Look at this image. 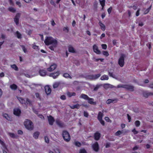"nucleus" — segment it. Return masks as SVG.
Returning <instances> with one entry per match:
<instances>
[{"label": "nucleus", "mask_w": 153, "mask_h": 153, "mask_svg": "<svg viewBox=\"0 0 153 153\" xmlns=\"http://www.w3.org/2000/svg\"><path fill=\"white\" fill-rule=\"evenodd\" d=\"M44 42L46 45H51L54 47H56L57 44V40L51 37H46Z\"/></svg>", "instance_id": "f257e3e1"}, {"label": "nucleus", "mask_w": 153, "mask_h": 153, "mask_svg": "<svg viewBox=\"0 0 153 153\" xmlns=\"http://www.w3.org/2000/svg\"><path fill=\"white\" fill-rule=\"evenodd\" d=\"M80 97L84 100H88V102L90 104L93 105L96 104V102L93 101L94 99L90 98L86 94H82L81 95Z\"/></svg>", "instance_id": "f03ea898"}, {"label": "nucleus", "mask_w": 153, "mask_h": 153, "mask_svg": "<svg viewBox=\"0 0 153 153\" xmlns=\"http://www.w3.org/2000/svg\"><path fill=\"white\" fill-rule=\"evenodd\" d=\"M25 128L27 129L30 130H32L33 129V126L31 121L26 119L24 123Z\"/></svg>", "instance_id": "7ed1b4c3"}, {"label": "nucleus", "mask_w": 153, "mask_h": 153, "mask_svg": "<svg viewBox=\"0 0 153 153\" xmlns=\"http://www.w3.org/2000/svg\"><path fill=\"white\" fill-rule=\"evenodd\" d=\"M126 57V55L125 54L122 53L118 59V64L120 67H123L125 64L124 60Z\"/></svg>", "instance_id": "20e7f679"}, {"label": "nucleus", "mask_w": 153, "mask_h": 153, "mask_svg": "<svg viewBox=\"0 0 153 153\" xmlns=\"http://www.w3.org/2000/svg\"><path fill=\"white\" fill-rule=\"evenodd\" d=\"M62 135L65 141L69 142L71 139V137L69 133L66 131L64 130L62 131Z\"/></svg>", "instance_id": "39448f33"}, {"label": "nucleus", "mask_w": 153, "mask_h": 153, "mask_svg": "<svg viewBox=\"0 0 153 153\" xmlns=\"http://www.w3.org/2000/svg\"><path fill=\"white\" fill-rule=\"evenodd\" d=\"M13 113L15 115L19 117L21 113V110L18 108H14L13 109Z\"/></svg>", "instance_id": "423d86ee"}, {"label": "nucleus", "mask_w": 153, "mask_h": 153, "mask_svg": "<svg viewBox=\"0 0 153 153\" xmlns=\"http://www.w3.org/2000/svg\"><path fill=\"white\" fill-rule=\"evenodd\" d=\"M21 14L18 13L16 14L14 18V20L16 25H17L19 23V19L20 17Z\"/></svg>", "instance_id": "0eeeda50"}, {"label": "nucleus", "mask_w": 153, "mask_h": 153, "mask_svg": "<svg viewBox=\"0 0 153 153\" xmlns=\"http://www.w3.org/2000/svg\"><path fill=\"white\" fill-rule=\"evenodd\" d=\"M59 74V71H57L50 74L49 76L50 77H52L54 79H55L58 77Z\"/></svg>", "instance_id": "6e6552de"}, {"label": "nucleus", "mask_w": 153, "mask_h": 153, "mask_svg": "<svg viewBox=\"0 0 153 153\" xmlns=\"http://www.w3.org/2000/svg\"><path fill=\"white\" fill-rule=\"evenodd\" d=\"M93 149L95 152H98L99 150V146L98 143L97 142H95L92 145Z\"/></svg>", "instance_id": "1a4fd4ad"}, {"label": "nucleus", "mask_w": 153, "mask_h": 153, "mask_svg": "<svg viewBox=\"0 0 153 153\" xmlns=\"http://www.w3.org/2000/svg\"><path fill=\"white\" fill-rule=\"evenodd\" d=\"M57 65L55 64H53L48 68H47L48 71L51 72L54 70L57 67Z\"/></svg>", "instance_id": "9d476101"}, {"label": "nucleus", "mask_w": 153, "mask_h": 153, "mask_svg": "<svg viewBox=\"0 0 153 153\" xmlns=\"http://www.w3.org/2000/svg\"><path fill=\"white\" fill-rule=\"evenodd\" d=\"M124 86V88L127 90L131 91H134V87L132 85L126 84Z\"/></svg>", "instance_id": "9b49d317"}, {"label": "nucleus", "mask_w": 153, "mask_h": 153, "mask_svg": "<svg viewBox=\"0 0 153 153\" xmlns=\"http://www.w3.org/2000/svg\"><path fill=\"white\" fill-rule=\"evenodd\" d=\"M101 137L100 134L98 132H96L94 134V138L95 140L97 141L99 140Z\"/></svg>", "instance_id": "f8f14e48"}, {"label": "nucleus", "mask_w": 153, "mask_h": 153, "mask_svg": "<svg viewBox=\"0 0 153 153\" xmlns=\"http://www.w3.org/2000/svg\"><path fill=\"white\" fill-rule=\"evenodd\" d=\"M39 73L41 76H45L47 74V71L45 69H40Z\"/></svg>", "instance_id": "ddd939ff"}, {"label": "nucleus", "mask_w": 153, "mask_h": 153, "mask_svg": "<svg viewBox=\"0 0 153 153\" xmlns=\"http://www.w3.org/2000/svg\"><path fill=\"white\" fill-rule=\"evenodd\" d=\"M48 120L49 124L50 125H53V123L55 121V120L53 117L51 116L50 115L48 117Z\"/></svg>", "instance_id": "4468645a"}, {"label": "nucleus", "mask_w": 153, "mask_h": 153, "mask_svg": "<svg viewBox=\"0 0 153 153\" xmlns=\"http://www.w3.org/2000/svg\"><path fill=\"white\" fill-rule=\"evenodd\" d=\"M45 92L47 95L50 94L51 93V90L49 86L46 85L45 87Z\"/></svg>", "instance_id": "2eb2a0df"}, {"label": "nucleus", "mask_w": 153, "mask_h": 153, "mask_svg": "<svg viewBox=\"0 0 153 153\" xmlns=\"http://www.w3.org/2000/svg\"><path fill=\"white\" fill-rule=\"evenodd\" d=\"M143 96L145 98H147L150 96H153V92L145 91L143 94Z\"/></svg>", "instance_id": "dca6fc26"}, {"label": "nucleus", "mask_w": 153, "mask_h": 153, "mask_svg": "<svg viewBox=\"0 0 153 153\" xmlns=\"http://www.w3.org/2000/svg\"><path fill=\"white\" fill-rule=\"evenodd\" d=\"M118 100V99L117 98H115L114 99L112 100L111 99H108L106 101V103L108 104H110L111 103H115L117 102Z\"/></svg>", "instance_id": "f3484780"}, {"label": "nucleus", "mask_w": 153, "mask_h": 153, "mask_svg": "<svg viewBox=\"0 0 153 153\" xmlns=\"http://www.w3.org/2000/svg\"><path fill=\"white\" fill-rule=\"evenodd\" d=\"M56 123L60 128H63L64 126V123L59 120H56Z\"/></svg>", "instance_id": "a211bd4d"}, {"label": "nucleus", "mask_w": 153, "mask_h": 153, "mask_svg": "<svg viewBox=\"0 0 153 153\" xmlns=\"http://www.w3.org/2000/svg\"><path fill=\"white\" fill-rule=\"evenodd\" d=\"M18 99L19 101L22 104H25L26 101L22 97H18Z\"/></svg>", "instance_id": "6ab92c4d"}, {"label": "nucleus", "mask_w": 153, "mask_h": 153, "mask_svg": "<svg viewBox=\"0 0 153 153\" xmlns=\"http://www.w3.org/2000/svg\"><path fill=\"white\" fill-rule=\"evenodd\" d=\"M102 112H103V111H102ZM103 112L102 113L100 111L99 112L97 116V119L98 120L102 119V118L103 116Z\"/></svg>", "instance_id": "aec40b11"}, {"label": "nucleus", "mask_w": 153, "mask_h": 153, "mask_svg": "<svg viewBox=\"0 0 153 153\" xmlns=\"http://www.w3.org/2000/svg\"><path fill=\"white\" fill-rule=\"evenodd\" d=\"M40 133L38 131L35 132L33 135V137L35 139H37Z\"/></svg>", "instance_id": "412c9836"}, {"label": "nucleus", "mask_w": 153, "mask_h": 153, "mask_svg": "<svg viewBox=\"0 0 153 153\" xmlns=\"http://www.w3.org/2000/svg\"><path fill=\"white\" fill-rule=\"evenodd\" d=\"M99 25L100 26L102 30L103 31H104L105 29V26L102 23L100 22H99Z\"/></svg>", "instance_id": "4be33fe9"}, {"label": "nucleus", "mask_w": 153, "mask_h": 153, "mask_svg": "<svg viewBox=\"0 0 153 153\" xmlns=\"http://www.w3.org/2000/svg\"><path fill=\"white\" fill-rule=\"evenodd\" d=\"M68 96L69 97H71L72 96H75L76 95V93L75 92H68L67 93Z\"/></svg>", "instance_id": "5701e85b"}, {"label": "nucleus", "mask_w": 153, "mask_h": 153, "mask_svg": "<svg viewBox=\"0 0 153 153\" xmlns=\"http://www.w3.org/2000/svg\"><path fill=\"white\" fill-rule=\"evenodd\" d=\"M100 79H101L102 80H107L109 78L108 76L104 75L101 77Z\"/></svg>", "instance_id": "b1692460"}, {"label": "nucleus", "mask_w": 153, "mask_h": 153, "mask_svg": "<svg viewBox=\"0 0 153 153\" xmlns=\"http://www.w3.org/2000/svg\"><path fill=\"white\" fill-rule=\"evenodd\" d=\"M8 10L13 13H14L16 12V10L15 9L12 7H10L8 8Z\"/></svg>", "instance_id": "393cba45"}, {"label": "nucleus", "mask_w": 153, "mask_h": 153, "mask_svg": "<svg viewBox=\"0 0 153 153\" xmlns=\"http://www.w3.org/2000/svg\"><path fill=\"white\" fill-rule=\"evenodd\" d=\"M80 107V105L79 104H77L73 105L71 107V108L72 109L74 108L79 109Z\"/></svg>", "instance_id": "a878e982"}, {"label": "nucleus", "mask_w": 153, "mask_h": 153, "mask_svg": "<svg viewBox=\"0 0 153 153\" xmlns=\"http://www.w3.org/2000/svg\"><path fill=\"white\" fill-rule=\"evenodd\" d=\"M9 134L11 137L13 138H17L18 137L17 135H15L14 133H9Z\"/></svg>", "instance_id": "bb28decb"}, {"label": "nucleus", "mask_w": 153, "mask_h": 153, "mask_svg": "<svg viewBox=\"0 0 153 153\" xmlns=\"http://www.w3.org/2000/svg\"><path fill=\"white\" fill-rule=\"evenodd\" d=\"M10 87L12 90H16L17 88V86L15 84H13L11 85Z\"/></svg>", "instance_id": "cd10ccee"}, {"label": "nucleus", "mask_w": 153, "mask_h": 153, "mask_svg": "<svg viewBox=\"0 0 153 153\" xmlns=\"http://www.w3.org/2000/svg\"><path fill=\"white\" fill-rule=\"evenodd\" d=\"M63 76L64 77L66 78H69L70 79H71L72 77L70 75L67 73H65L63 74Z\"/></svg>", "instance_id": "c85d7f7f"}, {"label": "nucleus", "mask_w": 153, "mask_h": 153, "mask_svg": "<svg viewBox=\"0 0 153 153\" xmlns=\"http://www.w3.org/2000/svg\"><path fill=\"white\" fill-rule=\"evenodd\" d=\"M99 1L100 2V3L101 6H102V9H103V8L104 7V6H105V0H99Z\"/></svg>", "instance_id": "c756f323"}, {"label": "nucleus", "mask_w": 153, "mask_h": 153, "mask_svg": "<svg viewBox=\"0 0 153 153\" xmlns=\"http://www.w3.org/2000/svg\"><path fill=\"white\" fill-rule=\"evenodd\" d=\"M11 66L13 69H14L16 71H18L19 68L15 64L11 65Z\"/></svg>", "instance_id": "7c9ffc66"}, {"label": "nucleus", "mask_w": 153, "mask_h": 153, "mask_svg": "<svg viewBox=\"0 0 153 153\" xmlns=\"http://www.w3.org/2000/svg\"><path fill=\"white\" fill-rule=\"evenodd\" d=\"M16 35L18 39H21L22 38L21 34L18 31L16 32Z\"/></svg>", "instance_id": "2f4dec72"}, {"label": "nucleus", "mask_w": 153, "mask_h": 153, "mask_svg": "<svg viewBox=\"0 0 153 153\" xmlns=\"http://www.w3.org/2000/svg\"><path fill=\"white\" fill-rule=\"evenodd\" d=\"M123 130H122V131H121L120 130H118L115 133V135L117 136H118L123 133Z\"/></svg>", "instance_id": "473e14b6"}, {"label": "nucleus", "mask_w": 153, "mask_h": 153, "mask_svg": "<svg viewBox=\"0 0 153 153\" xmlns=\"http://www.w3.org/2000/svg\"><path fill=\"white\" fill-rule=\"evenodd\" d=\"M94 51L97 54L100 53V51L98 49L99 48H93Z\"/></svg>", "instance_id": "72a5a7b5"}, {"label": "nucleus", "mask_w": 153, "mask_h": 153, "mask_svg": "<svg viewBox=\"0 0 153 153\" xmlns=\"http://www.w3.org/2000/svg\"><path fill=\"white\" fill-rule=\"evenodd\" d=\"M75 145L76 146L79 147H80L82 145L81 143L78 141H76L75 142Z\"/></svg>", "instance_id": "f704fd0d"}, {"label": "nucleus", "mask_w": 153, "mask_h": 153, "mask_svg": "<svg viewBox=\"0 0 153 153\" xmlns=\"http://www.w3.org/2000/svg\"><path fill=\"white\" fill-rule=\"evenodd\" d=\"M0 143L2 145V146H3L4 147L5 149L6 150H7V148L5 145L4 143V142L3 141H2L0 139Z\"/></svg>", "instance_id": "c9c22d12"}, {"label": "nucleus", "mask_w": 153, "mask_h": 153, "mask_svg": "<svg viewBox=\"0 0 153 153\" xmlns=\"http://www.w3.org/2000/svg\"><path fill=\"white\" fill-rule=\"evenodd\" d=\"M3 117H4L5 118H6L7 120H9V119L10 118L9 117L8 115L6 113L3 114Z\"/></svg>", "instance_id": "e433bc0d"}, {"label": "nucleus", "mask_w": 153, "mask_h": 153, "mask_svg": "<svg viewBox=\"0 0 153 153\" xmlns=\"http://www.w3.org/2000/svg\"><path fill=\"white\" fill-rule=\"evenodd\" d=\"M101 76V74H95L93 75V77L95 79H97Z\"/></svg>", "instance_id": "4c0bfd02"}, {"label": "nucleus", "mask_w": 153, "mask_h": 153, "mask_svg": "<svg viewBox=\"0 0 153 153\" xmlns=\"http://www.w3.org/2000/svg\"><path fill=\"white\" fill-rule=\"evenodd\" d=\"M140 122L139 121L137 120L135 122V124L136 127H138L140 125Z\"/></svg>", "instance_id": "58836bf2"}, {"label": "nucleus", "mask_w": 153, "mask_h": 153, "mask_svg": "<svg viewBox=\"0 0 153 153\" xmlns=\"http://www.w3.org/2000/svg\"><path fill=\"white\" fill-rule=\"evenodd\" d=\"M26 102L27 105H29L30 106L31 105V101L28 98H27L26 99Z\"/></svg>", "instance_id": "ea45409f"}, {"label": "nucleus", "mask_w": 153, "mask_h": 153, "mask_svg": "<svg viewBox=\"0 0 153 153\" xmlns=\"http://www.w3.org/2000/svg\"><path fill=\"white\" fill-rule=\"evenodd\" d=\"M101 85H97L94 88V91H96L98 90V89L100 87V86H101Z\"/></svg>", "instance_id": "a19ab883"}, {"label": "nucleus", "mask_w": 153, "mask_h": 153, "mask_svg": "<svg viewBox=\"0 0 153 153\" xmlns=\"http://www.w3.org/2000/svg\"><path fill=\"white\" fill-rule=\"evenodd\" d=\"M59 85V84L57 82H56L53 84V87L54 88H56L58 87Z\"/></svg>", "instance_id": "79ce46f5"}, {"label": "nucleus", "mask_w": 153, "mask_h": 153, "mask_svg": "<svg viewBox=\"0 0 153 153\" xmlns=\"http://www.w3.org/2000/svg\"><path fill=\"white\" fill-rule=\"evenodd\" d=\"M74 49L75 48H68V51L70 52L74 53L75 52Z\"/></svg>", "instance_id": "37998d69"}, {"label": "nucleus", "mask_w": 153, "mask_h": 153, "mask_svg": "<svg viewBox=\"0 0 153 153\" xmlns=\"http://www.w3.org/2000/svg\"><path fill=\"white\" fill-rule=\"evenodd\" d=\"M79 153H87L85 150L84 149H80L79 151Z\"/></svg>", "instance_id": "c03bdc74"}, {"label": "nucleus", "mask_w": 153, "mask_h": 153, "mask_svg": "<svg viewBox=\"0 0 153 153\" xmlns=\"http://www.w3.org/2000/svg\"><path fill=\"white\" fill-rule=\"evenodd\" d=\"M102 53L103 55L106 56H108L109 55L108 52L107 51H103Z\"/></svg>", "instance_id": "a18cd8bd"}, {"label": "nucleus", "mask_w": 153, "mask_h": 153, "mask_svg": "<svg viewBox=\"0 0 153 153\" xmlns=\"http://www.w3.org/2000/svg\"><path fill=\"white\" fill-rule=\"evenodd\" d=\"M101 124L102 125V126H104L105 124V122L104 121L102 120V119H100L99 120H98Z\"/></svg>", "instance_id": "49530a36"}, {"label": "nucleus", "mask_w": 153, "mask_h": 153, "mask_svg": "<svg viewBox=\"0 0 153 153\" xmlns=\"http://www.w3.org/2000/svg\"><path fill=\"white\" fill-rule=\"evenodd\" d=\"M16 4L19 7H21V2L19 1H16Z\"/></svg>", "instance_id": "de8ad7c7"}, {"label": "nucleus", "mask_w": 153, "mask_h": 153, "mask_svg": "<svg viewBox=\"0 0 153 153\" xmlns=\"http://www.w3.org/2000/svg\"><path fill=\"white\" fill-rule=\"evenodd\" d=\"M84 117H87L88 116V113L85 111H84Z\"/></svg>", "instance_id": "09e8293b"}, {"label": "nucleus", "mask_w": 153, "mask_h": 153, "mask_svg": "<svg viewBox=\"0 0 153 153\" xmlns=\"http://www.w3.org/2000/svg\"><path fill=\"white\" fill-rule=\"evenodd\" d=\"M124 86L125 85L119 84L117 85V88H124Z\"/></svg>", "instance_id": "8fccbe9b"}, {"label": "nucleus", "mask_w": 153, "mask_h": 153, "mask_svg": "<svg viewBox=\"0 0 153 153\" xmlns=\"http://www.w3.org/2000/svg\"><path fill=\"white\" fill-rule=\"evenodd\" d=\"M132 131L133 133L134 134H137L138 133V132L136 130L135 128L133 129L132 130Z\"/></svg>", "instance_id": "3c124183"}, {"label": "nucleus", "mask_w": 153, "mask_h": 153, "mask_svg": "<svg viewBox=\"0 0 153 153\" xmlns=\"http://www.w3.org/2000/svg\"><path fill=\"white\" fill-rule=\"evenodd\" d=\"M112 8V7H111L109 8L108 9L107 11L109 14H110Z\"/></svg>", "instance_id": "603ef678"}, {"label": "nucleus", "mask_w": 153, "mask_h": 153, "mask_svg": "<svg viewBox=\"0 0 153 153\" xmlns=\"http://www.w3.org/2000/svg\"><path fill=\"white\" fill-rule=\"evenodd\" d=\"M63 30L66 32L67 33L68 32V27H64L63 28Z\"/></svg>", "instance_id": "864d4df0"}, {"label": "nucleus", "mask_w": 153, "mask_h": 153, "mask_svg": "<svg viewBox=\"0 0 153 153\" xmlns=\"http://www.w3.org/2000/svg\"><path fill=\"white\" fill-rule=\"evenodd\" d=\"M45 142L46 143H49V140L48 138L47 137H45Z\"/></svg>", "instance_id": "5fc2aeb1"}, {"label": "nucleus", "mask_w": 153, "mask_h": 153, "mask_svg": "<svg viewBox=\"0 0 153 153\" xmlns=\"http://www.w3.org/2000/svg\"><path fill=\"white\" fill-rule=\"evenodd\" d=\"M35 96L37 98L40 99L41 98H40L39 94V93H36Z\"/></svg>", "instance_id": "6e6d98bb"}, {"label": "nucleus", "mask_w": 153, "mask_h": 153, "mask_svg": "<svg viewBox=\"0 0 153 153\" xmlns=\"http://www.w3.org/2000/svg\"><path fill=\"white\" fill-rule=\"evenodd\" d=\"M60 99L63 100H65L66 99V97L65 95H62L60 97Z\"/></svg>", "instance_id": "4d7b16f0"}, {"label": "nucleus", "mask_w": 153, "mask_h": 153, "mask_svg": "<svg viewBox=\"0 0 153 153\" xmlns=\"http://www.w3.org/2000/svg\"><path fill=\"white\" fill-rule=\"evenodd\" d=\"M109 84H105L104 85V87L105 88H108L109 87Z\"/></svg>", "instance_id": "13d9d810"}, {"label": "nucleus", "mask_w": 153, "mask_h": 153, "mask_svg": "<svg viewBox=\"0 0 153 153\" xmlns=\"http://www.w3.org/2000/svg\"><path fill=\"white\" fill-rule=\"evenodd\" d=\"M111 143H106L105 145V147L106 148H108L110 146Z\"/></svg>", "instance_id": "bf43d9fd"}, {"label": "nucleus", "mask_w": 153, "mask_h": 153, "mask_svg": "<svg viewBox=\"0 0 153 153\" xmlns=\"http://www.w3.org/2000/svg\"><path fill=\"white\" fill-rule=\"evenodd\" d=\"M127 116L128 119V122H131V117L130 116V115L128 114H127Z\"/></svg>", "instance_id": "052dcab7"}, {"label": "nucleus", "mask_w": 153, "mask_h": 153, "mask_svg": "<svg viewBox=\"0 0 153 153\" xmlns=\"http://www.w3.org/2000/svg\"><path fill=\"white\" fill-rule=\"evenodd\" d=\"M18 134H19L22 135L23 134V132L21 130H18Z\"/></svg>", "instance_id": "680f3d73"}, {"label": "nucleus", "mask_w": 153, "mask_h": 153, "mask_svg": "<svg viewBox=\"0 0 153 153\" xmlns=\"http://www.w3.org/2000/svg\"><path fill=\"white\" fill-rule=\"evenodd\" d=\"M98 2H97V1H95L94 2V6L95 7H97V5H98Z\"/></svg>", "instance_id": "e2e57ef3"}, {"label": "nucleus", "mask_w": 153, "mask_h": 153, "mask_svg": "<svg viewBox=\"0 0 153 153\" xmlns=\"http://www.w3.org/2000/svg\"><path fill=\"white\" fill-rule=\"evenodd\" d=\"M105 120L107 121V122H110V121H111V120H110V119L108 117H105Z\"/></svg>", "instance_id": "0e129e2a"}, {"label": "nucleus", "mask_w": 153, "mask_h": 153, "mask_svg": "<svg viewBox=\"0 0 153 153\" xmlns=\"http://www.w3.org/2000/svg\"><path fill=\"white\" fill-rule=\"evenodd\" d=\"M140 9H138L137 10V11L136 13V16H137L139 15V14H140L139 12H140Z\"/></svg>", "instance_id": "69168bd1"}, {"label": "nucleus", "mask_w": 153, "mask_h": 153, "mask_svg": "<svg viewBox=\"0 0 153 153\" xmlns=\"http://www.w3.org/2000/svg\"><path fill=\"white\" fill-rule=\"evenodd\" d=\"M55 152L56 153H60V150L58 149H55Z\"/></svg>", "instance_id": "338daca9"}, {"label": "nucleus", "mask_w": 153, "mask_h": 153, "mask_svg": "<svg viewBox=\"0 0 153 153\" xmlns=\"http://www.w3.org/2000/svg\"><path fill=\"white\" fill-rule=\"evenodd\" d=\"M149 87L152 88H153V83H151L150 84Z\"/></svg>", "instance_id": "774afa93"}]
</instances>
